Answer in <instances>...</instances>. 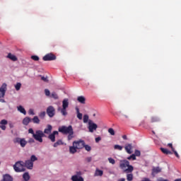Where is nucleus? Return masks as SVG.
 <instances>
[{"mask_svg": "<svg viewBox=\"0 0 181 181\" xmlns=\"http://www.w3.org/2000/svg\"><path fill=\"white\" fill-rule=\"evenodd\" d=\"M59 132H61L63 135H68V141H71L74 138V131L73 130V127L69 125V127L62 126L58 128Z\"/></svg>", "mask_w": 181, "mask_h": 181, "instance_id": "nucleus-1", "label": "nucleus"}, {"mask_svg": "<svg viewBox=\"0 0 181 181\" xmlns=\"http://www.w3.org/2000/svg\"><path fill=\"white\" fill-rule=\"evenodd\" d=\"M119 168L124 170V173H132L134 172V166L129 165V161L127 160H121Z\"/></svg>", "mask_w": 181, "mask_h": 181, "instance_id": "nucleus-2", "label": "nucleus"}, {"mask_svg": "<svg viewBox=\"0 0 181 181\" xmlns=\"http://www.w3.org/2000/svg\"><path fill=\"white\" fill-rule=\"evenodd\" d=\"M36 160H37V157L35 155L31 156L30 160H27L24 162V168L32 170V169H33V162H36Z\"/></svg>", "mask_w": 181, "mask_h": 181, "instance_id": "nucleus-3", "label": "nucleus"}, {"mask_svg": "<svg viewBox=\"0 0 181 181\" xmlns=\"http://www.w3.org/2000/svg\"><path fill=\"white\" fill-rule=\"evenodd\" d=\"M44 136H46V135H45V133L42 130H37L35 134H33V138L37 142L42 143L43 142Z\"/></svg>", "mask_w": 181, "mask_h": 181, "instance_id": "nucleus-4", "label": "nucleus"}, {"mask_svg": "<svg viewBox=\"0 0 181 181\" xmlns=\"http://www.w3.org/2000/svg\"><path fill=\"white\" fill-rule=\"evenodd\" d=\"M25 162L23 161H18L13 165V169L15 172H25Z\"/></svg>", "mask_w": 181, "mask_h": 181, "instance_id": "nucleus-5", "label": "nucleus"}, {"mask_svg": "<svg viewBox=\"0 0 181 181\" xmlns=\"http://www.w3.org/2000/svg\"><path fill=\"white\" fill-rule=\"evenodd\" d=\"M13 141L14 144H19L21 148H25L28 144V141H26V139H25V138L22 139V138L17 137V138H15Z\"/></svg>", "mask_w": 181, "mask_h": 181, "instance_id": "nucleus-6", "label": "nucleus"}, {"mask_svg": "<svg viewBox=\"0 0 181 181\" xmlns=\"http://www.w3.org/2000/svg\"><path fill=\"white\" fill-rule=\"evenodd\" d=\"M6 93V83H3L0 88V103H5V100L2 99L5 97Z\"/></svg>", "mask_w": 181, "mask_h": 181, "instance_id": "nucleus-7", "label": "nucleus"}, {"mask_svg": "<svg viewBox=\"0 0 181 181\" xmlns=\"http://www.w3.org/2000/svg\"><path fill=\"white\" fill-rule=\"evenodd\" d=\"M97 128H98V125L94 123L93 120H89L88 124V129L90 132L93 133L94 131H97Z\"/></svg>", "mask_w": 181, "mask_h": 181, "instance_id": "nucleus-8", "label": "nucleus"}, {"mask_svg": "<svg viewBox=\"0 0 181 181\" xmlns=\"http://www.w3.org/2000/svg\"><path fill=\"white\" fill-rule=\"evenodd\" d=\"M56 55L53 53L47 54L42 57V60H44V62H52L53 60H56Z\"/></svg>", "mask_w": 181, "mask_h": 181, "instance_id": "nucleus-9", "label": "nucleus"}, {"mask_svg": "<svg viewBox=\"0 0 181 181\" xmlns=\"http://www.w3.org/2000/svg\"><path fill=\"white\" fill-rule=\"evenodd\" d=\"M47 114L49 118H53L54 115H56V109L53 106H49L47 108Z\"/></svg>", "mask_w": 181, "mask_h": 181, "instance_id": "nucleus-10", "label": "nucleus"}, {"mask_svg": "<svg viewBox=\"0 0 181 181\" xmlns=\"http://www.w3.org/2000/svg\"><path fill=\"white\" fill-rule=\"evenodd\" d=\"M85 144L86 142L84 140L75 141L73 142L74 146H76L77 149H83Z\"/></svg>", "mask_w": 181, "mask_h": 181, "instance_id": "nucleus-11", "label": "nucleus"}, {"mask_svg": "<svg viewBox=\"0 0 181 181\" xmlns=\"http://www.w3.org/2000/svg\"><path fill=\"white\" fill-rule=\"evenodd\" d=\"M56 135H59V132L54 131L48 136V138L50 139L51 142H56Z\"/></svg>", "mask_w": 181, "mask_h": 181, "instance_id": "nucleus-12", "label": "nucleus"}, {"mask_svg": "<svg viewBox=\"0 0 181 181\" xmlns=\"http://www.w3.org/2000/svg\"><path fill=\"white\" fill-rule=\"evenodd\" d=\"M133 148L134 147L132 146V144H126L125 146H124V149H125L126 152L127 153H129V155H131V153H132Z\"/></svg>", "mask_w": 181, "mask_h": 181, "instance_id": "nucleus-13", "label": "nucleus"}, {"mask_svg": "<svg viewBox=\"0 0 181 181\" xmlns=\"http://www.w3.org/2000/svg\"><path fill=\"white\" fill-rule=\"evenodd\" d=\"M5 125H8V120L6 119H2L0 122V128L1 129H2V131H5V129H6V126Z\"/></svg>", "mask_w": 181, "mask_h": 181, "instance_id": "nucleus-14", "label": "nucleus"}, {"mask_svg": "<svg viewBox=\"0 0 181 181\" xmlns=\"http://www.w3.org/2000/svg\"><path fill=\"white\" fill-rule=\"evenodd\" d=\"M1 181H13V178L9 174H6L3 175Z\"/></svg>", "mask_w": 181, "mask_h": 181, "instance_id": "nucleus-15", "label": "nucleus"}, {"mask_svg": "<svg viewBox=\"0 0 181 181\" xmlns=\"http://www.w3.org/2000/svg\"><path fill=\"white\" fill-rule=\"evenodd\" d=\"M162 172V169L159 167H156L152 169V175L154 176V175H158V173H160Z\"/></svg>", "mask_w": 181, "mask_h": 181, "instance_id": "nucleus-16", "label": "nucleus"}, {"mask_svg": "<svg viewBox=\"0 0 181 181\" xmlns=\"http://www.w3.org/2000/svg\"><path fill=\"white\" fill-rule=\"evenodd\" d=\"M62 108H69V99L65 98L62 101Z\"/></svg>", "mask_w": 181, "mask_h": 181, "instance_id": "nucleus-17", "label": "nucleus"}, {"mask_svg": "<svg viewBox=\"0 0 181 181\" xmlns=\"http://www.w3.org/2000/svg\"><path fill=\"white\" fill-rule=\"evenodd\" d=\"M77 101L80 103V104H86V97L81 95L77 98Z\"/></svg>", "mask_w": 181, "mask_h": 181, "instance_id": "nucleus-18", "label": "nucleus"}, {"mask_svg": "<svg viewBox=\"0 0 181 181\" xmlns=\"http://www.w3.org/2000/svg\"><path fill=\"white\" fill-rule=\"evenodd\" d=\"M72 181H84V179L82 177H78V175H73L71 177Z\"/></svg>", "mask_w": 181, "mask_h": 181, "instance_id": "nucleus-19", "label": "nucleus"}, {"mask_svg": "<svg viewBox=\"0 0 181 181\" xmlns=\"http://www.w3.org/2000/svg\"><path fill=\"white\" fill-rule=\"evenodd\" d=\"M31 121H32V119L26 117L23 119V125H29V122H30Z\"/></svg>", "mask_w": 181, "mask_h": 181, "instance_id": "nucleus-20", "label": "nucleus"}, {"mask_svg": "<svg viewBox=\"0 0 181 181\" xmlns=\"http://www.w3.org/2000/svg\"><path fill=\"white\" fill-rule=\"evenodd\" d=\"M160 151H161V152H163V153H164L165 155H172V151L168 150V148H160Z\"/></svg>", "mask_w": 181, "mask_h": 181, "instance_id": "nucleus-21", "label": "nucleus"}, {"mask_svg": "<svg viewBox=\"0 0 181 181\" xmlns=\"http://www.w3.org/2000/svg\"><path fill=\"white\" fill-rule=\"evenodd\" d=\"M7 57L8 59H10V60H12L13 62H16L18 60V58L16 57V56L9 53L7 56Z\"/></svg>", "mask_w": 181, "mask_h": 181, "instance_id": "nucleus-22", "label": "nucleus"}, {"mask_svg": "<svg viewBox=\"0 0 181 181\" xmlns=\"http://www.w3.org/2000/svg\"><path fill=\"white\" fill-rule=\"evenodd\" d=\"M52 125L48 124L47 128L45 129L44 130V134H50V132H52Z\"/></svg>", "mask_w": 181, "mask_h": 181, "instance_id": "nucleus-23", "label": "nucleus"}, {"mask_svg": "<svg viewBox=\"0 0 181 181\" xmlns=\"http://www.w3.org/2000/svg\"><path fill=\"white\" fill-rule=\"evenodd\" d=\"M127 181H132V180H134V174L132 173H128L127 174Z\"/></svg>", "mask_w": 181, "mask_h": 181, "instance_id": "nucleus-24", "label": "nucleus"}, {"mask_svg": "<svg viewBox=\"0 0 181 181\" xmlns=\"http://www.w3.org/2000/svg\"><path fill=\"white\" fill-rule=\"evenodd\" d=\"M17 110H18V111L21 112V114L26 115V110L22 107V105L18 106Z\"/></svg>", "mask_w": 181, "mask_h": 181, "instance_id": "nucleus-25", "label": "nucleus"}, {"mask_svg": "<svg viewBox=\"0 0 181 181\" xmlns=\"http://www.w3.org/2000/svg\"><path fill=\"white\" fill-rule=\"evenodd\" d=\"M23 179L24 181H29L30 180V175H29V173H25L23 175Z\"/></svg>", "mask_w": 181, "mask_h": 181, "instance_id": "nucleus-26", "label": "nucleus"}, {"mask_svg": "<svg viewBox=\"0 0 181 181\" xmlns=\"http://www.w3.org/2000/svg\"><path fill=\"white\" fill-rule=\"evenodd\" d=\"M77 148H76V146L73 145L72 146L69 147V152L70 153H76L77 152Z\"/></svg>", "mask_w": 181, "mask_h": 181, "instance_id": "nucleus-27", "label": "nucleus"}, {"mask_svg": "<svg viewBox=\"0 0 181 181\" xmlns=\"http://www.w3.org/2000/svg\"><path fill=\"white\" fill-rule=\"evenodd\" d=\"M58 111H61V113L62 114V115H64V117H66V115H67V109L62 107V109L59 107L58 109Z\"/></svg>", "mask_w": 181, "mask_h": 181, "instance_id": "nucleus-28", "label": "nucleus"}, {"mask_svg": "<svg viewBox=\"0 0 181 181\" xmlns=\"http://www.w3.org/2000/svg\"><path fill=\"white\" fill-rule=\"evenodd\" d=\"M83 121L84 124H87V122H88H88L90 121H91V119H89L88 115H84Z\"/></svg>", "mask_w": 181, "mask_h": 181, "instance_id": "nucleus-29", "label": "nucleus"}, {"mask_svg": "<svg viewBox=\"0 0 181 181\" xmlns=\"http://www.w3.org/2000/svg\"><path fill=\"white\" fill-rule=\"evenodd\" d=\"M160 121V118L156 116H153L151 118V122H159Z\"/></svg>", "mask_w": 181, "mask_h": 181, "instance_id": "nucleus-30", "label": "nucleus"}, {"mask_svg": "<svg viewBox=\"0 0 181 181\" xmlns=\"http://www.w3.org/2000/svg\"><path fill=\"white\" fill-rule=\"evenodd\" d=\"M31 121H33V122L34 124H40V119H39V117L37 116H35Z\"/></svg>", "mask_w": 181, "mask_h": 181, "instance_id": "nucleus-31", "label": "nucleus"}, {"mask_svg": "<svg viewBox=\"0 0 181 181\" xmlns=\"http://www.w3.org/2000/svg\"><path fill=\"white\" fill-rule=\"evenodd\" d=\"M104 172L101 170L96 169L95 176H102Z\"/></svg>", "mask_w": 181, "mask_h": 181, "instance_id": "nucleus-32", "label": "nucleus"}, {"mask_svg": "<svg viewBox=\"0 0 181 181\" xmlns=\"http://www.w3.org/2000/svg\"><path fill=\"white\" fill-rule=\"evenodd\" d=\"M50 97L51 98H54V100H59V95L56 92H52Z\"/></svg>", "mask_w": 181, "mask_h": 181, "instance_id": "nucleus-33", "label": "nucleus"}, {"mask_svg": "<svg viewBox=\"0 0 181 181\" xmlns=\"http://www.w3.org/2000/svg\"><path fill=\"white\" fill-rule=\"evenodd\" d=\"M59 145H63V141L62 140H58L57 142L54 144V148H57Z\"/></svg>", "mask_w": 181, "mask_h": 181, "instance_id": "nucleus-34", "label": "nucleus"}, {"mask_svg": "<svg viewBox=\"0 0 181 181\" xmlns=\"http://www.w3.org/2000/svg\"><path fill=\"white\" fill-rule=\"evenodd\" d=\"M21 87H22V83H17L15 85V88H16V91H19L21 90Z\"/></svg>", "mask_w": 181, "mask_h": 181, "instance_id": "nucleus-35", "label": "nucleus"}, {"mask_svg": "<svg viewBox=\"0 0 181 181\" xmlns=\"http://www.w3.org/2000/svg\"><path fill=\"white\" fill-rule=\"evenodd\" d=\"M128 160H136V157H135L134 154L131 155L130 156L127 157Z\"/></svg>", "mask_w": 181, "mask_h": 181, "instance_id": "nucleus-36", "label": "nucleus"}, {"mask_svg": "<svg viewBox=\"0 0 181 181\" xmlns=\"http://www.w3.org/2000/svg\"><path fill=\"white\" fill-rule=\"evenodd\" d=\"M32 60H34V62H39V57L37 55H33L31 56Z\"/></svg>", "mask_w": 181, "mask_h": 181, "instance_id": "nucleus-37", "label": "nucleus"}, {"mask_svg": "<svg viewBox=\"0 0 181 181\" xmlns=\"http://www.w3.org/2000/svg\"><path fill=\"white\" fill-rule=\"evenodd\" d=\"M83 148H85L86 151H87L88 152H90V151H91V146H88V144H84Z\"/></svg>", "mask_w": 181, "mask_h": 181, "instance_id": "nucleus-38", "label": "nucleus"}, {"mask_svg": "<svg viewBox=\"0 0 181 181\" xmlns=\"http://www.w3.org/2000/svg\"><path fill=\"white\" fill-rule=\"evenodd\" d=\"M108 132L109 134H110V135H112V136L115 135V131L112 128H110L108 129Z\"/></svg>", "mask_w": 181, "mask_h": 181, "instance_id": "nucleus-39", "label": "nucleus"}, {"mask_svg": "<svg viewBox=\"0 0 181 181\" xmlns=\"http://www.w3.org/2000/svg\"><path fill=\"white\" fill-rule=\"evenodd\" d=\"M107 160L112 165H115V160H114V158H108Z\"/></svg>", "mask_w": 181, "mask_h": 181, "instance_id": "nucleus-40", "label": "nucleus"}, {"mask_svg": "<svg viewBox=\"0 0 181 181\" xmlns=\"http://www.w3.org/2000/svg\"><path fill=\"white\" fill-rule=\"evenodd\" d=\"M115 149H118V151H122V146L118 144L115 145Z\"/></svg>", "mask_w": 181, "mask_h": 181, "instance_id": "nucleus-41", "label": "nucleus"}, {"mask_svg": "<svg viewBox=\"0 0 181 181\" xmlns=\"http://www.w3.org/2000/svg\"><path fill=\"white\" fill-rule=\"evenodd\" d=\"M45 95L47 96V97H50V90H49V89H45Z\"/></svg>", "mask_w": 181, "mask_h": 181, "instance_id": "nucleus-42", "label": "nucleus"}, {"mask_svg": "<svg viewBox=\"0 0 181 181\" xmlns=\"http://www.w3.org/2000/svg\"><path fill=\"white\" fill-rule=\"evenodd\" d=\"M134 155H135V158H136V156H141V151L136 150Z\"/></svg>", "mask_w": 181, "mask_h": 181, "instance_id": "nucleus-43", "label": "nucleus"}, {"mask_svg": "<svg viewBox=\"0 0 181 181\" xmlns=\"http://www.w3.org/2000/svg\"><path fill=\"white\" fill-rule=\"evenodd\" d=\"M173 152H174V154L175 155L176 158H177L179 159V158H180V156H179V153H177V151H176L175 150V148H173Z\"/></svg>", "mask_w": 181, "mask_h": 181, "instance_id": "nucleus-44", "label": "nucleus"}, {"mask_svg": "<svg viewBox=\"0 0 181 181\" xmlns=\"http://www.w3.org/2000/svg\"><path fill=\"white\" fill-rule=\"evenodd\" d=\"M40 118H45L46 117V112H42L40 113Z\"/></svg>", "mask_w": 181, "mask_h": 181, "instance_id": "nucleus-45", "label": "nucleus"}, {"mask_svg": "<svg viewBox=\"0 0 181 181\" xmlns=\"http://www.w3.org/2000/svg\"><path fill=\"white\" fill-rule=\"evenodd\" d=\"M28 134H33H33H35V131H33V129L30 128V129H28Z\"/></svg>", "mask_w": 181, "mask_h": 181, "instance_id": "nucleus-46", "label": "nucleus"}, {"mask_svg": "<svg viewBox=\"0 0 181 181\" xmlns=\"http://www.w3.org/2000/svg\"><path fill=\"white\" fill-rule=\"evenodd\" d=\"M77 118L78 119H83V114L81 113H77Z\"/></svg>", "mask_w": 181, "mask_h": 181, "instance_id": "nucleus-47", "label": "nucleus"}, {"mask_svg": "<svg viewBox=\"0 0 181 181\" xmlns=\"http://www.w3.org/2000/svg\"><path fill=\"white\" fill-rule=\"evenodd\" d=\"M28 114L30 115H35V112H33V109H30L29 111H28Z\"/></svg>", "mask_w": 181, "mask_h": 181, "instance_id": "nucleus-48", "label": "nucleus"}, {"mask_svg": "<svg viewBox=\"0 0 181 181\" xmlns=\"http://www.w3.org/2000/svg\"><path fill=\"white\" fill-rule=\"evenodd\" d=\"M41 80H42V81H45V83H47L48 81L47 77H45V76H41Z\"/></svg>", "mask_w": 181, "mask_h": 181, "instance_id": "nucleus-49", "label": "nucleus"}, {"mask_svg": "<svg viewBox=\"0 0 181 181\" xmlns=\"http://www.w3.org/2000/svg\"><path fill=\"white\" fill-rule=\"evenodd\" d=\"M28 143L29 144H35V139H33V138L29 139Z\"/></svg>", "mask_w": 181, "mask_h": 181, "instance_id": "nucleus-50", "label": "nucleus"}, {"mask_svg": "<svg viewBox=\"0 0 181 181\" xmlns=\"http://www.w3.org/2000/svg\"><path fill=\"white\" fill-rule=\"evenodd\" d=\"M95 142L97 144H98L100 142V141H101V138L100 136L98 137H96L95 139Z\"/></svg>", "mask_w": 181, "mask_h": 181, "instance_id": "nucleus-51", "label": "nucleus"}, {"mask_svg": "<svg viewBox=\"0 0 181 181\" xmlns=\"http://www.w3.org/2000/svg\"><path fill=\"white\" fill-rule=\"evenodd\" d=\"M168 146H169V148H171L172 151H173V149H175V148H173V145L172 144V143L168 144Z\"/></svg>", "mask_w": 181, "mask_h": 181, "instance_id": "nucleus-52", "label": "nucleus"}, {"mask_svg": "<svg viewBox=\"0 0 181 181\" xmlns=\"http://www.w3.org/2000/svg\"><path fill=\"white\" fill-rule=\"evenodd\" d=\"M91 160H92L91 157H88V158H86V160L88 163L91 162Z\"/></svg>", "mask_w": 181, "mask_h": 181, "instance_id": "nucleus-53", "label": "nucleus"}, {"mask_svg": "<svg viewBox=\"0 0 181 181\" xmlns=\"http://www.w3.org/2000/svg\"><path fill=\"white\" fill-rule=\"evenodd\" d=\"M76 114H79L80 113V109L78 107H76Z\"/></svg>", "mask_w": 181, "mask_h": 181, "instance_id": "nucleus-54", "label": "nucleus"}, {"mask_svg": "<svg viewBox=\"0 0 181 181\" xmlns=\"http://www.w3.org/2000/svg\"><path fill=\"white\" fill-rule=\"evenodd\" d=\"M76 176H81V173L80 171L76 172Z\"/></svg>", "mask_w": 181, "mask_h": 181, "instance_id": "nucleus-55", "label": "nucleus"}, {"mask_svg": "<svg viewBox=\"0 0 181 181\" xmlns=\"http://www.w3.org/2000/svg\"><path fill=\"white\" fill-rule=\"evenodd\" d=\"M158 181H169L168 180H165L163 178H159Z\"/></svg>", "mask_w": 181, "mask_h": 181, "instance_id": "nucleus-56", "label": "nucleus"}, {"mask_svg": "<svg viewBox=\"0 0 181 181\" xmlns=\"http://www.w3.org/2000/svg\"><path fill=\"white\" fill-rule=\"evenodd\" d=\"M118 181H125V178H121V179L118 180Z\"/></svg>", "mask_w": 181, "mask_h": 181, "instance_id": "nucleus-57", "label": "nucleus"}, {"mask_svg": "<svg viewBox=\"0 0 181 181\" xmlns=\"http://www.w3.org/2000/svg\"><path fill=\"white\" fill-rule=\"evenodd\" d=\"M122 138L126 140L127 139V135H123Z\"/></svg>", "mask_w": 181, "mask_h": 181, "instance_id": "nucleus-58", "label": "nucleus"}, {"mask_svg": "<svg viewBox=\"0 0 181 181\" xmlns=\"http://www.w3.org/2000/svg\"><path fill=\"white\" fill-rule=\"evenodd\" d=\"M125 118H128V115H124Z\"/></svg>", "mask_w": 181, "mask_h": 181, "instance_id": "nucleus-59", "label": "nucleus"}, {"mask_svg": "<svg viewBox=\"0 0 181 181\" xmlns=\"http://www.w3.org/2000/svg\"><path fill=\"white\" fill-rule=\"evenodd\" d=\"M93 117H95V114L93 115Z\"/></svg>", "mask_w": 181, "mask_h": 181, "instance_id": "nucleus-60", "label": "nucleus"}]
</instances>
